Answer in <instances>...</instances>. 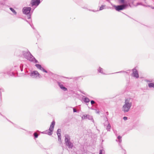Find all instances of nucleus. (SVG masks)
<instances>
[{
	"instance_id": "39448f33",
	"label": "nucleus",
	"mask_w": 154,
	"mask_h": 154,
	"mask_svg": "<svg viewBox=\"0 0 154 154\" xmlns=\"http://www.w3.org/2000/svg\"><path fill=\"white\" fill-rule=\"evenodd\" d=\"M40 3V0H31V4L32 6L34 5L37 6Z\"/></svg>"
},
{
	"instance_id": "2eb2a0df",
	"label": "nucleus",
	"mask_w": 154,
	"mask_h": 154,
	"mask_svg": "<svg viewBox=\"0 0 154 154\" xmlns=\"http://www.w3.org/2000/svg\"><path fill=\"white\" fill-rule=\"evenodd\" d=\"M10 10L13 13H14L15 14H16V12L14 10V9L13 8H10Z\"/></svg>"
},
{
	"instance_id": "6e6552de",
	"label": "nucleus",
	"mask_w": 154,
	"mask_h": 154,
	"mask_svg": "<svg viewBox=\"0 0 154 154\" xmlns=\"http://www.w3.org/2000/svg\"><path fill=\"white\" fill-rule=\"evenodd\" d=\"M133 73L134 76L137 78L139 77V75L138 74V72L136 69H134Z\"/></svg>"
},
{
	"instance_id": "f3484780",
	"label": "nucleus",
	"mask_w": 154,
	"mask_h": 154,
	"mask_svg": "<svg viewBox=\"0 0 154 154\" xmlns=\"http://www.w3.org/2000/svg\"><path fill=\"white\" fill-rule=\"evenodd\" d=\"M34 136L35 138H37L38 137V134L36 133H34Z\"/></svg>"
},
{
	"instance_id": "f257e3e1",
	"label": "nucleus",
	"mask_w": 154,
	"mask_h": 154,
	"mask_svg": "<svg viewBox=\"0 0 154 154\" xmlns=\"http://www.w3.org/2000/svg\"><path fill=\"white\" fill-rule=\"evenodd\" d=\"M131 105V103L130 102L129 99H126L125 100V104L122 107V110L125 112H128Z\"/></svg>"
},
{
	"instance_id": "dca6fc26",
	"label": "nucleus",
	"mask_w": 154,
	"mask_h": 154,
	"mask_svg": "<svg viewBox=\"0 0 154 154\" xmlns=\"http://www.w3.org/2000/svg\"><path fill=\"white\" fill-rule=\"evenodd\" d=\"M105 6V5H101L100 8V10H102L103 9Z\"/></svg>"
},
{
	"instance_id": "412c9836",
	"label": "nucleus",
	"mask_w": 154,
	"mask_h": 154,
	"mask_svg": "<svg viewBox=\"0 0 154 154\" xmlns=\"http://www.w3.org/2000/svg\"><path fill=\"white\" fill-rule=\"evenodd\" d=\"M91 104H93L95 103V102L93 100H91Z\"/></svg>"
},
{
	"instance_id": "f8f14e48",
	"label": "nucleus",
	"mask_w": 154,
	"mask_h": 154,
	"mask_svg": "<svg viewBox=\"0 0 154 154\" xmlns=\"http://www.w3.org/2000/svg\"><path fill=\"white\" fill-rule=\"evenodd\" d=\"M66 144L67 146H68L69 147L72 148L73 146L72 144L70 142L69 144L66 143Z\"/></svg>"
},
{
	"instance_id": "4468645a",
	"label": "nucleus",
	"mask_w": 154,
	"mask_h": 154,
	"mask_svg": "<svg viewBox=\"0 0 154 154\" xmlns=\"http://www.w3.org/2000/svg\"><path fill=\"white\" fill-rule=\"evenodd\" d=\"M65 141L66 143H66L69 144V143L70 142L69 141V139L67 138H65Z\"/></svg>"
},
{
	"instance_id": "4be33fe9",
	"label": "nucleus",
	"mask_w": 154,
	"mask_h": 154,
	"mask_svg": "<svg viewBox=\"0 0 154 154\" xmlns=\"http://www.w3.org/2000/svg\"><path fill=\"white\" fill-rule=\"evenodd\" d=\"M58 140L59 141L61 142V139L60 136V138L59 137H58Z\"/></svg>"
},
{
	"instance_id": "1a4fd4ad",
	"label": "nucleus",
	"mask_w": 154,
	"mask_h": 154,
	"mask_svg": "<svg viewBox=\"0 0 154 154\" xmlns=\"http://www.w3.org/2000/svg\"><path fill=\"white\" fill-rule=\"evenodd\" d=\"M59 86L60 88L63 89L64 91H66L67 90V89L64 87L62 84H59Z\"/></svg>"
},
{
	"instance_id": "5701e85b",
	"label": "nucleus",
	"mask_w": 154,
	"mask_h": 154,
	"mask_svg": "<svg viewBox=\"0 0 154 154\" xmlns=\"http://www.w3.org/2000/svg\"><path fill=\"white\" fill-rule=\"evenodd\" d=\"M73 112H77L76 109L75 108L73 109Z\"/></svg>"
},
{
	"instance_id": "7ed1b4c3",
	"label": "nucleus",
	"mask_w": 154,
	"mask_h": 154,
	"mask_svg": "<svg viewBox=\"0 0 154 154\" xmlns=\"http://www.w3.org/2000/svg\"><path fill=\"white\" fill-rule=\"evenodd\" d=\"M127 6L126 5H118L115 6L116 10L117 11L122 10L124 9Z\"/></svg>"
},
{
	"instance_id": "9d476101",
	"label": "nucleus",
	"mask_w": 154,
	"mask_h": 154,
	"mask_svg": "<svg viewBox=\"0 0 154 154\" xmlns=\"http://www.w3.org/2000/svg\"><path fill=\"white\" fill-rule=\"evenodd\" d=\"M61 132V130L60 129H58L57 131V134L58 135V137L60 138V136H61L60 133Z\"/></svg>"
},
{
	"instance_id": "20e7f679",
	"label": "nucleus",
	"mask_w": 154,
	"mask_h": 154,
	"mask_svg": "<svg viewBox=\"0 0 154 154\" xmlns=\"http://www.w3.org/2000/svg\"><path fill=\"white\" fill-rule=\"evenodd\" d=\"M31 76L34 77H35L36 78L38 77L39 78L41 77V75L37 71H35L32 72L31 73Z\"/></svg>"
},
{
	"instance_id": "a211bd4d",
	"label": "nucleus",
	"mask_w": 154,
	"mask_h": 154,
	"mask_svg": "<svg viewBox=\"0 0 154 154\" xmlns=\"http://www.w3.org/2000/svg\"><path fill=\"white\" fill-rule=\"evenodd\" d=\"M120 2L122 4H124L125 3V0H120Z\"/></svg>"
},
{
	"instance_id": "ddd939ff",
	"label": "nucleus",
	"mask_w": 154,
	"mask_h": 154,
	"mask_svg": "<svg viewBox=\"0 0 154 154\" xmlns=\"http://www.w3.org/2000/svg\"><path fill=\"white\" fill-rule=\"evenodd\" d=\"M84 101L86 103H88L90 101V100L88 98H85Z\"/></svg>"
},
{
	"instance_id": "f03ea898",
	"label": "nucleus",
	"mask_w": 154,
	"mask_h": 154,
	"mask_svg": "<svg viewBox=\"0 0 154 154\" xmlns=\"http://www.w3.org/2000/svg\"><path fill=\"white\" fill-rule=\"evenodd\" d=\"M55 125V122L54 121H53L50 126L49 131L48 132V134L49 135H51L52 134V132L54 130V127Z\"/></svg>"
},
{
	"instance_id": "423d86ee",
	"label": "nucleus",
	"mask_w": 154,
	"mask_h": 154,
	"mask_svg": "<svg viewBox=\"0 0 154 154\" xmlns=\"http://www.w3.org/2000/svg\"><path fill=\"white\" fill-rule=\"evenodd\" d=\"M31 8L29 7H24L23 9V12L24 14H28L29 13Z\"/></svg>"
},
{
	"instance_id": "6ab92c4d",
	"label": "nucleus",
	"mask_w": 154,
	"mask_h": 154,
	"mask_svg": "<svg viewBox=\"0 0 154 154\" xmlns=\"http://www.w3.org/2000/svg\"><path fill=\"white\" fill-rule=\"evenodd\" d=\"M122 138V137H121L120 136H118V138L119 139V140H121L120 141V142H121V139Z\"/></svg>"
},
{
	"instance_id": "aec40b11",
	"label": "nucleus",
	"mask_w": 154,
	"mask_h": 154,
	"mask_svg": "<svg viewBox=\"0 0 154 154\" xmlns=\"http://www.w3.org/2000/svg\"><path fill=\"white\" fill-rule=\"evenodd\" d=\"M123 119L124 120H127V117H123Z\"/></svg>"
},
{
	"instance_id": "b1692460",
	"label": "nucleus",
	"mask_w": 154,
	"mask_h": 154,
	"mask_svg": "<svg viewBox=\"0 0 154 154\" xmlns=\"http://www.w3.org/2000/svg\"><path fill=\"white\" fill-rule=\"evenodd\" d=\"M99 154H102V150H100Z\"/></svg>"
},
{
	"instance_id": "0eeeda50",
	"label": "nucleus",
	"mask_w": 154,
	"mask_h": 154,
	"mask_svg": "<svg viewBox=\"0 0 154 154\" xmlns=\"http://www.w3.org/2000/svg\"><path fill=\"white\" fill-rule=\"evenodd\" d=\"M35 66L38 69H39L40 70H42L46 73L47 72V71L45 70L43 68H42L40 65L39 64H36L35 65Z\"/></svg>"
},
{
	"instance_id": "9b49d317",
	"label": "nucleus",
	"mask_w": 154,
	"mask_h": 154,
	"mask_svg": "<svg viewBox=\"0 0 154 154\" xmlns=\"http://www.w3.org/2000/svg\"><path fill=\"white\" fill-rule=\"evenodd\" d=\"M148 85L149 87H153L154 88V83H152L149 84Z\"/></svg>"
}]
</instances>
